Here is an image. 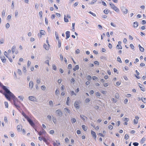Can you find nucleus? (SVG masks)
Masks as SVG:
<instances>
[{
    "instance_id": "obj_1",
    "label": "nucleus",
    "mask_w": 146,
    "mask_h": 146,
    "mask_svg": "<svg viewBox=\"0 0 146 146\" xmlns=\"http://www.w3.org/2000/svg\"><path fill=\"white\" fill-rule=\"evenodd\" d=\"M3 89L5 91V93H4L3 94L5 95L6 98L9 100L10 101L11 100V98H13V103L14 105L16 106V108L18 109L20 108V106L16 104V101H18V99L16 98L14 95L12 93L10 90H8L6 86L3 85L2 87Z\"/></svg>"
},
{
    "instance_id": "obj_2",
    "label": "nucleus",
    "mask_w": 146,
    "mask_h": 146,
    "mask_svg": "<svg viewBox=\"0 0 146 146\" xmlns=\"http://www.w3.org/2000/svg\"><path fill=\"white\" fill-rule=\"evenodd\" d=\"M110 5L111 6V8L113 9L116 12H118L119 11V9L116 6L114 5V4L112 3H110Z\"/></svg>"
},
{
    "instance_id": "obj_3",
    "label": "nucleus",
    "mask_w": 146,
    "mask_h": 146,
    "mask_svg": "<svg viewBox=\"0 0 146 146\" xmlns=\"http://www.w3.org/2000/svg\"><path fill=\"white\" fill-rule=\"evenodd\" d=\"M28 121L29 122V124L31 125L32 126L34 129L35 127V125L34 124V123L33 121L30 119L29 117L27 119Z\"/></svg>"
},
{
    "instance_id": "obj_4",
    "label": "nucleus",
    "mask_w": 146,
    "mask_h": 146,
    "mask_svg": "<svg viewBox=\"0 0 146 146\" xmlns=\"http://www.w3.org/2000/svg\"><path fill=\"white\" fill-rule=\"evenodd\" d=\"M121 9L124 14H126L127 13L128 10L125 7H122L121 8Z\"/></svg>"
},
{
    "instance_id": "obj_5",
    "label": "nucleus",
    "mask_w": 146,
    "mask_h": 146,
    "mask_svg": "<svg viewBox=\"0 0 146 146\" xmlns=\"http://www.w3.org/2000/svg\"><path fill=\"white\" fill-rule=\"evenodd\" d=\"M56 113L59 116H62V113L60 110H58L56 111Z\"/></svg>"
},
{
    "instance_id": "obj_6",
    "label": "nucleus",
    "mask_w": 146,
    "mask_h": 146,
    "mask_svg": "<svg viewBox=\"0 0 146 146\" xmlns=\"http://www.w3.org/2000/svg\"><path fill=\"white\" fill-rule=\"evenodd\" d=\"M91 134L92 135V136L94 137V139H96V133L92 131H91Z\"/></svg>"
},
{
    "instance_id": "obj_7",
    "label": "nucleus",
    "mask_w": 146,
    "mask_h": 146,
    "mask_svg": "<svg viewBox=\"0 0 146 146\" xmlns=\"http://www.w3.org/2000/svg\"><path fill=\"white\" fill-rule=\"evenodd\" d=\"M74 106L77 109L80 108V106L78 102H76L74 103Z\"/></svg>"
},
{
    "instance_id": "obj_8",
    "label": "nucleus",
    "mask_w": 146,
    "mask_h": 146,
    "mask_svg": "<svg viewBox=\"0 0 146 146\" xmlns=\"http://www.w3.org/2000/svg\"><path fill=\"white\" fill-rule=\"evenodd\" d=\"M66 39H67L70 36V32L69 31H67L66 32Z\"/></svg>"
},
{
    "instance_id": "obj_9",
    "label": "nucleus",
    "mask_w": 146,
    "mask_h": 146,
    "mask_svg": "<svg viewBox=\"0 0 146 146\" xmlns=\"http://www.w3.org/2000/svg\"><path fill=\"white\" fill-rule=\"evenodd\" d=\"M36 98L34 97L33 96H29V100L33 101H35V99Z\"/></svg>"
},
{
    "instance_id": "obj_10",
    "label": "nucleus",
    "mask_w": 146,
    "mask_h": 146,
    "mask_svg": "<svg viewBox=\"0 0 146 146\" xmlns=\"http://www.w3.org/2000/svg\"><path fill=\"white\" fill-rule=\"evenodd\" d=\"M33 83L32 81H30L29 83V87L31 89L33 87Z\"/></svg>"
},
{
    "instance_id": "obj_11",
    "label": "nucleus",
    "mask_w": 146,
    "mask_h": 146,
    "mask_svg": "<svg viewBox=\"0 0 146 146\" xmlns=\"http://www.w3.org/2000/svg\"><path fill=\"white\" fill-rule=\"evenodd\" d=\"M138 23L137 22L135 21L133 23V27L134 28H137L138 27Z\"/></svg>"
},
{
    "instance_id": "obj_12",
    "label": "nucleus",
    "mask_w": 146,
    "mask_h": 146,
    "mask_svg": "<svg viewBox=\"0 0 146 146\" xmlns=\"http://www.w3.org/2000/svg\"><path fill=\"white\" fill-rule=\"evenodd\" d=\"M1 60L2 62L3 63H4L5 62L6 60L5 58V57L4 56H1Z\"/></svg>"
},
{
    "instance_id": "obj_13",
    "label": "nucleus",
    "mask_w": 146,
    "mask_h": 146,
    "mask_svg": "<svg viewBox=\"0 0 146 146\" xmlns=\"http://www.w3.org/2000/svg\"><path fill=\"white\" fill-rule=\"evenodd\" d=\"M17 129L18 131H20L22 130V126H21L18 125L17 127Z\"/></svg>"
},
{
    "instance_id": "obj_14",
    "label": "nucleus",
    "mask_w": 146,
    "mask_h": 146,
    "mask_svg": "<svg viewBox=\"0 0 146 146\" xmlns=\"http://www.w3.org/2000/svg\"><path fill=\"white\" fill-rule=\"evenodd\" d=\"M49 46H48L46 44H44L43 45L44 48L47 50H48Z\"/></svg>"
},
{
    "instance_id": "obj_15",
    "label": "nucleus",
    "mask_w": 146,
    "mask_h": 146,
    "mask_svg": "<svg viewBox=\"0 0 146 146\" xmlns=\"http://www.w3.org/2000/svg\"><path fill=\"white\" fill-rule=\"evenodd\" d=\"M15 48H16V46H14L12 47V49H11V50H12V52L13 53L15 52Z\"/></svg>"
},
{
    "instance_id": "obj_16",
    "label": "nucleus",
    "mask_w": 146,
    "mask_h": 146,
    "mask_svg": "<svg viewBox=\"0 0 146 146\" xmlns=\"http://www.w3.org/2000/svg\"><path fill=\"white\" fill-rule=\"evenodd\" d=\"M82 127L83 129L85 131H86L87 129V127L85 125H82Z\"/></svg>"
},
{
    "instance_id": "obj_17",
    "label": "nucleus",
    "mask_w": 146,
    "mask_h": 146,
    "mask_svg": "<svg viewBox=\"0 0 146 146\" xmlns=\"http://www.w3.org/2000/svg\"><path fill=\"white\" fill-rule=\"evenodd\" d=\"M79 69V66L78 65H76L75 66V68L73 69L74 71H76V70H78Z\"/></svg>"
},
{
    "instance_id": "obj_18",
    "label": "nucleus",
    "mask_w": 146,
    "mask_h": 146,
    "mask_svg": "<svg viewBox=\"0 0 146 146\" xmlns=\"http://www.w3.org/2000/svg\"><path fill=\"white\" fill-rule=\"evenodd\" d=\"M43 141L48 145L49 144V143L47 142V140L45 138H43L42 139Z\"/></svg>"
},
{
    "instance_id": "obj_19",
    "label": "nucleus",
    "mask_w": 146,
    "mask_h": 146,
    "mask_svg": "<svg viewBox=\"0 0 146 146\" xmlns=\"http://www.w3.org/2000/svg\"><path fill=\"white\" fill-rule=\"evenodd\" d=\"M55 36L56 38V39L58 40H59V38L58 36V34L57 33V32H55Z\"/></svg>"
},
{
    "instance_id": "obj_20",
    "label": "nucleus",
    "mask_w": 146,
    "mask_h": 146,
    "mask_svg": "<svg viewBox=\"0 0 146 146\" xmlns=\"http://www.w3.org/2000/svg\"><path fill=\"white\" fill-rule=\"evenodd\" d=\"M116 48H117L118 49H122V46L121 45H119V44H117L116 46Z\"/></svg>"
},
{
    "instance_id": "obj_21",
    "label": "nucleus",
    "mask_w": 146,
    "mask_h": 146,
    "mask_svg": "<svg viewBox=\"0 0 146 146\" xmlns=\"http://www.w3.org/2000/svg\"><path fill=\"white\" fill-rule=\"evenodd\" d=\"M64 110L67 113H70V110L67 108H64Z\"/></svg>"
},
{
    "instance_id": "obj_22",
    "label": "nucleus",
    "mask_w": 146,
    "mask_h": 146,
    "mask_svg": "<svg viewBox=\"0 0 146 146\" xmlns=\"http://www.w3.org/2000/svg\"><path fill=\"white\" fill-rule=\"evenodd\" d=\"M71 121L72 123H75L76 121V120L75 118H72L71 119Z\"/></svg>"
},
{
    "instance_id": "obj_23",
    "label": "nucleus",
    "mask_w": 146,
    "mask_h": 146,
    "mask_svg": "<svg viewBox=\"0 0 146 146\" xmlns=\"http://www.w3.org/2000/svg\"><path fill=\"white\" fill-rule=\"evenodd\" d=\"M5 11L4 10H3L2 13V17H5Z\"/></svg>"
},
{
    "instance_id": "obj_24",
    "label": "nucleus",
    "mask_w": 146,
    "mask_h": 146,
    "mask_svg": "<svg viewBox=\"0 0 146 146\" xmlns=\"http://www.w3.org/2000/svg\"><path fill=\"white\" fill-rule=\"evenodd\" d=\"M104 12L106 14H108L109 13L108 9H106L104 11Z\"/></svg>"
},
{
    "instance_id": "obj_25",
    "label": "nucleus",
    "mask_w": 146,
    "mask_h": 146,
    "mask_svg": "<svg viewBox=\"0 0 146 146\" xmlns=\"http://www.w3.org/2000/svg\"><path fill=\"white\" fill-rule=\"evenodd\" d=\"M142 101L144 103H146V99L144 98H141Z\"/></svg>"
},
{
    "instance_id": "obj_26",
    "label": "nucleus",
    "mask_w": 146,
    "mask_h": 146,
    "mask_svg": "<svg viewBox=\"0 0 146 146\" xmlns=\"http://www.w3.org/2000/svg\"><path fill=\"white\" fill-rule=\"evenodd\" d=\"M145 140V138L144 137H143L141 140V143H144V141Z\"/></svg>"
},
{
    "instance_id": "obj_27",
    "label": "nucleus",
    "mask_w": 146,
    "mask_h": 146,
    "mask_svg": "<svg viewBox=\"0 0 146 146\" xmlns=\"http://www.w3.org/2000/svg\"><path fill=\"white\" fill-rule=\"evenodd\" d=\"M117 60L120 63H121L122 62V61L120 57L119 56H118L117 58Z\"/></svg>"
},
{
    "instance_id": "obj_28",
    "label": "nucleus",
    "mask_w": 146,
    "mask_h": 146,
    "mask_svg": "<svg viewBox=\"0 0 146 146\" xmlns=\"http://www.w3.org/2000/svg\"><path fill=\"white\" fill-rule=\"evenodd\" d=\"M46 87L45 86L43 85L41 87V89L43 90H45L46 89Z\"/></svg>"
},
{
    "instance_id": "obj_29",
    "label": "nucleus",
    "mask_w": 146,
    "mask_h": 146,
    "mask_svg": "<svg viewBox=\"0 0 146 146\" xmlns=\"http://www.w3.org/2000/svg\"><path fill=\"white\" fill-rule=\"evenodd\" d=\"M45 31L43 30H40V33L41 35H44V33Z\"/></svg>"
},
{
    "instance_id": "obj_30",
    "label": "nucleus",
    "mask_w": 146,
    "mask_h": 146,
    "mask_svg": "<svg viewBox=\"0 0 146 146\" xmlns=\"http://www.w3.org/2000/svg\"><path fill=\"white\" fill-rule=\"evenodd\" d=\"M64 21L65 22H68V19H67V18L66 17V15H64Z\"/></svg>"
},
{
    "instance_id": "obj_31",
    "label": "nucleus",
    "mask_w": 146,
    "mask_h": 146,
    "mask_svg": "<svg viewBox=\"0 0 146 146\" xmlns=\"http://www.w3.org/2000/svg\"><path fill=\"white\" fill-rule=\"evenodd\" d=\"M129 138V136L127 134H125V139L126 140H127Z\"/></svg>"
},
{
    "instance_id": "obj_32",
    "label": "nucleus",
    "mask_w": 146,
    "mask_h": 146,
    "mask_svg": "<svg viewBox=\"0 0 146 146\" xmlns=\"http://www.w3.org/2000/svg\"><path fill=\"white\" fill-rule=\"evenodd\" d=\"M4 104L5 107L7 108L8 106V102H4Z\"/></svg>"
},
{
    "instance_id": "obj_33",
    "label": "nucleus",
    "mask_w": 146,
    "mask_h": 146,
    "mask_svg": "<svg viewBox=\"0 0 146 146\" xmlns=\"http://www.w3.org/2000/svg\"><path fill=\"white\" fill-rule=\"evenodd\" d=\"M70 93H71V94L72 96L73 95H74L75 96L76 95V94L73 91H71Z\"/></svg>"
},
{
    "instance_id": "obj_34",
    "label": "nucleus",
    "mask_w": 146,
    "mask_h": 146,
    "mask_svg": "<svg viewBox=\"0 0 146 146\" xmlns=\"http://www.w3.org/2000/svg\"><path fill=\"white\" fill-rule=\"evenodd\" d=\"M97 1V0H93L90 3V4H92L96 3Z\"/></svg>"
},
{
    "instance_id": "obj_35",
    "label": "nucleus",
    "mask_w": 146,
    "mask_h": 146,
    "mask_svg": "<svg viewBox=\"0 0 146 146\" xmlns=\"http://www.w3.org/2000/svg\"><path fill=\"white\" fill-rule=\"evenodd\" d=\"M87 79L88 80H90L92 79L90 75H88L87 77Z\"/></svg>"
},
{
    "instance_id": "obj_36",
    "label": "nucleus",
    "mask_w": 146,
    "mask_h": 146,
    "mask_svg": "<svg viewBox=\"0 0 146 146\" xmlns=\"http://www.w3.org/2000/svg\"><path fill=\"white\" fill-rule=\"evenodd\" d=\"M17 72L19 75H21L22 74L21 71L19 69H18Z\"/></svg>"
},
{
    "instance_id": "obj_37",
    "label": "nucleus",
    "mask_w": 146,
    "mask_h": 146,
    "mask_svg": "<svg viewBox=\"0 0 146 146\" xmlns=\"http://www.w3.org/2000/svg\"><path fill=\"white\" fill-rule=\"evenodd\" d=\"M23 115L25 117V118L27 119L29 118L24 113H23Z\"/></svg>"
},
{
    "instance_id": "obj_38",
    "label": "nucleus",
    "mask_w": 146,
    "mask_h": 146,
    "mask_svg": "<svg viewBox=\"0 0 146 146\" xmlns=\"http://www.w3.org/2000/svg\"><path fill=\"white\" fill-rule=\"evenodd\" d=\"M129 118L127 117H125L124 119L123 120L124 121L127 122L129 121Z\"/></svg>"
},
{
    "instance_id": "obj_39",
    "label": "nucleus",
    "mask_w": 146,
    "mask_h": 146,
    "mask_svg": "<svg viewBox=\"0 0 146 146\" xmlns=\"http://www.w3.org/2000/svg\"><path fill=\"white\" fill-rule=\"evenodd\" d=\"M58 47L60 48L61 46V43L60 40H58Z\"/></svg>"
},
{
    "instance_id": "obj_40",
    "label": "nucleus",
    "mask_w": 146,
    "mask_h": 146,
    "mask_svg": "<svg viewBox=\"0 0 146 146\" xmlns=\"http://www.w3.org/2000/svg\"><path fill=\"white\" fill-rule=\"evenodd\" d=\"M70 100V98L69 97H68L67 98V101L66 102V104L68 106H69L68 104V102Z\"/></svg>"
},
{
    "instance_id": "obj_41",
    "label": "nucleus",
    "mask_w": 146,
    "mask_h": 146,
    "mask_svg": "<svg viewBox=\"0 0 146 146\" xmlns=\"http://www.w3.org/2000/svg\"><path fill=\"white\" fill-rule=\"evenodd\" d=\"M55 93L56 95H58L59 94V90L58 89H56L55 91Z\"/></svg>"
},
{
    "instance_id": "obj_42",
    "label": "nucleus",
    "mask_w": 146,
    "mask_h": 146,
    "mask_svg": "<svg viewBox=\"0 0 146 146\" xmlns=\"http://www.w3.org/2000/svg\"><path fill=\"white\" fill-rule=\"evenodd\" d=\"M133 145L134 146H138L139 143L137 142H134L133 143Z\"/></svg>"
},
{
    "instance_id": "obj_43",
    "label": "nucleus",
    "mask_w": 146,
    "mask_h": 146,
    "mask_svg": "<svg viewBox=\"0 0 146 146\" xmlns=\"http://www.w3.org/2000/svg\"><path fill=\"white\" fill-rule=\"evenodd\" d=\"M75 82V80L73 78H72L71 80V83H73V84H74V82Z\"/></svg>"
},
{
    "instance_id": "obj_44",
    "label": "nucleus",
    "mask_w": 146,
    "mask_h": 146,
    "mask_svg": "<svg viewBox=\"0 0 146 146\" xmlns=\"http://www.w3.org/2000/svg\"><path fill=\"white\" fill-rule=\"evenodd\" d=\"M47 118L49 120H51L52 116L50 115H48L47 116Z\"/></svg>"
},
{
    "instance_id": "obj_45",
    "label": "nucleus",
    "mask_w": 146,
    "mask_h": 146,
    "mask_svg": "<svg viewBox=\"0 0 146 146\" xmlns=\"http://www.w3.org/2000/svg\"><path fill=\"white\" fill-rule=\"evenodd\" d=\"M90 101V99L89 98H86L85 100V102L86 103H87L89 102Z\"/></svg>"
},
{
    "instance_id": "obj_46",
    "label": "nucleus",
    "mask_w": 146,
    "mask_h": 146,
    "mask_svg": "<svg viewBox=\"0 0 146 146\" xmlns=\"http://www.w3.org/2000/svg\"><path fill=\"white\" fill-rule=\"evenodd\" d=\"M49 104L51 106H53V102L52 101H50L49 102Z\"/></svg>"
},
{
    "instance_id": "obj_47",
    "label": "nucleus",
    "mask_w": 146,
    "mask_h": 146,
    "mask_svg": "<svg viewBox=\"0 0 146 146\" xmlns=\"http://www.w3.org/2000/svg\"><path fill=\"white\" fill-rule=\"evenodd\" d=\"M89 13L90 14H92V15L94 17L96 16V15L95 13H93L91 11H90L89 12Z\"/></svg>"
},
{
    "instance_id": "obj_48",
    "label": "nucleus",
    "mask_w": 146,
    "mask_h": 146,
    "mask_svg": "<svg viewBox=\"0 0 146 146\" xmlns=\"http://www.w3.org/2000/svg\"><path fill=\"white\" fill-rule=\"evenodd\" d=\"M10 26L9 24L8 23H7L6 25V27L7 29Z\"/></svg>"
},
{
    "instance_id": "obj_49",
    "label": "nucleus",
    "mask_w": 146,
    "mask_h": 146,
    "mask_svg": "<svg viewBox=\"0 0 146 146\" xmlns=\"http://www.w3.org/2000/svg\"><path fill=\"white\" fill-rule=\"evenodd\" d=\"M75 23H73L72 24V30L73 31H74V30H75L74 29V26H75Z\"/></svg>"
},
{
    "instance_id": "obj_50",
    "label": "nucleus",
    "mask_w": 146,
    "mask_h": 146,
    "mask_svg": "<svg viewBox=\"0 0 146 146\" xmlns=\"http://www.w3.org/2000/svg\"><path fill=\"white\" fill-rule=\"evenodd\" d=\"M138 120L137 119H134L133 120V122L135 124H137L138 123Z\"/></svg>"
},
{
    "instance_id": "obj_51",
    "label": "nucleus",
    "mask_w": 146,
    "mask_h": 146,
    "mask_svg": "<svg viewBox=\"0 0 146 146\" xmlns=\"http://www.w3.org/2000/svg\"><path fill=\"white\" fill-rule=\"evenodd\" d=\"M11 15H9L7 17V19L8 20H10L11 19Z\"/></svg>"
},
{
    "instance_id": "obj_52",
    "label": "nucleus",
    "mask_w": 146,
    "mask_h": 146,
    "mask_svg": "<svg viewBox=\"0 0 146 146\" xmlns=\"http://www.w3.org/2000/svg\"><path fill=\"white\" fill-rule=\"evenodd\" d=\"M39 15L41 18L42 17V11H40L39 13Z\"/></svg>"
},
{
    "instance_id": "obj_53",
    "label": "nucleus",
    "mask_w": 146,
    "mask_h": 146,
    "mask_svg": "<svg viewBox=\"0 0 146 146\" xmlns=\"http://www.w3.org/2000/svg\"><path fill=\"white\" fill-rule=\"evenodd\" d=\"M72 68V65L71 64H70L68 65V69H70Z\"/></svg>"
},
{
    "instance_id": "obj_54",
    "label": "nucleus",
    "mask_w": 146,
    "mask_h": 146,
    "mask_svg": "<svg viewBox=\"0 0 146 146\" xmlns=\"http://www.w3.org/2000/svg\"><path fill=\"white\" fill-rule=\"evenodd\" d=\"M140 50L142 52H143L144 51V48L142 47H141L139 48Z\"/></svg>"
},
{
    "instance_id": "obj_55",
    "label": "nucleus",
    "mask_w": 146,
    "mask_h": 146,
    "mask_svg": "<svg viewBox=\"0 0 146 146\" xmlns=\"http://www.w3.org/2000/svg\"><path fill=\"white\" fill-rule=\"evenodd\" d=\"M52 68L54 70H56V65H52Z\"/></svg>"
},
{
    "instance_id": "obj_56",
    "label": "nucleus",
    "mask_w": 146,
    "mask_h": 146,
    "mask_svg": "<svg viewBox=\"0 0 146 146\" xmlns=\"http://www.w3.org/2000/svg\"><path fill=\"white\" fill-rule=\"evenodd\" d=\"M80 117L84 121L85 120V119L84 117H85L83 115H80Z\"/></svg>"
},
{
    "instance_id": "obj_57",
    "label": "nucleus",
    "mask_w": 146,
    "mask_h": 146,
    "mask_svg": "<svg viewBox=\"0 0 146 146\" xmlns=\"http://www.w3.org/2000/svg\"><path fill=\"white\" fill-rule=\"evenodd\" d=\"M111 25V26L114 27H116V25L115 24H114L112 22H111V24H110Z\"/></svg>"
},
{
    "instance_id": "obj_58",
    "label": "nucleus",
    "mask_w": 146,
    "mask_h": 146,
    "mask_svg": "<svg viewBox=\"0 0 146 146\" xmlns=\"http://www.w3.org/2000/svg\"><path fill=\"white\" fill-rule=\"evenodd\" d=\"M108 46L109 48H110V49L112 47V45L110 43L108 45Z\"/></svg>"
},
{
    "instance_id": "obj_59",
    "label": "nucleus",
    "mask_w": 146,
    "mask_h": 146,
    "mask_svg": "<svg viewBox=\"0 0 146 146\" xmlns=\"http://www.w3.org/2000/svg\"><path fill=\"white\" fill-rule=\"evenodd\" d=\"M31 64V62L29 60H28L27 63V66L29 67Z\"/></svg>"
},
{
    "instance_id": "obj_60",
    "label": "nucleus",
    "mask_w": 146,
    "mask_h": 146,
    "mask_svg": "<svg viewBox=\"0 0 146 146\" xmlns=\"http://www.w3.org/2000/svg\"><path fill=\"white\" fill-rule=\"evenodd\" d=\"M53 121L54 123H56V119L55 118L53 117Z\"/></svg>"
},
{
    "instance_id": "obj_61",
    "label": "nucleus",
    "mask_w": 146,
    "mask_h": 146,
    "mask_svg": "<svg viewBox=\"0 0 146 146\" xmlns=\"http://www.w3.org/2000/svg\"><path fill=\"white\" fill-rule=\"evenodd\" d=\"M96 95L98 96H100L101 95L100 93L98 92H96Z\"/></svg>"
},
{
    "instance_id": "obj_62",
    "label": "nucleus",
    "mask_w": 146,
    "mask_h": 146,
    "mask_svg": "<svg viewBox=\"0 0 146 146\" xmlns=\"http://www.w3.org/2000/svg\"><path fill=\"white\" fill-rule=\"evenodd\" d=\"M60 58L61 60L62 61L63 60V55H62V54H60Z\"/></svg>"
},
{
    "instance_id": "obj_63",
    "label": "nucleus",
    "mask_w": 146,
    "mask_h": 146,
    "mask_svg": "<svg viewBox=\"0 0 146 146\" xmlns=\"http://www.w3.org/2000/svg\"><path fill=\"white\" fill-rule=\"evenodd\" d=\"M131 96V95L129 94H127L126 96V97H130Z\"/></svg>"
},
{
    "instance_id": "obj_64",
    "label": "nucleus",
    "mask_w": 146,
    "mask_h": 146,
    "mask_svg": "<svg viewBox=\"0 0 146 146\" xmlns=\"http://www.w3.org/2000/svg\"><path fill=\"white\" fill-rule=\"evenodd\" d=\"M36 82L38 84H40V78L37 79L36 80Z\"/></svg>"
}]
</instances>
